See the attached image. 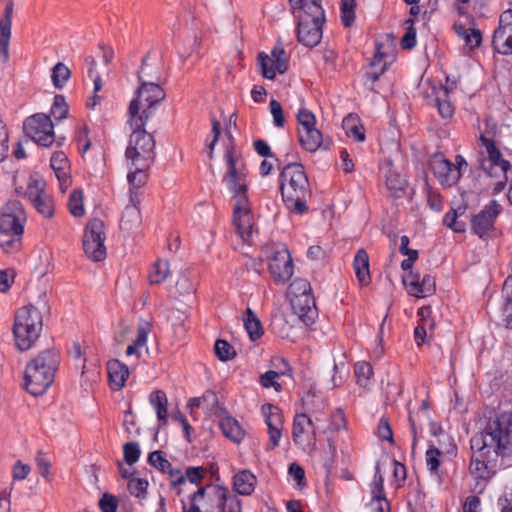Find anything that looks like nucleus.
<instances>
[{
  "label": "nucleus",
  "instance_id": "473e14b6",
  "mask_svg": "<svg viewBox=\"0 0 512 512\" xmlns=\"http://www.w3.org/2000/svg\"><path fill=\"white\" fill-rule=\"evenodd\" d=\"M342 127L348 137L354 138L356 141L362 142L365 140L364 127L360 123V119L356 114H349L344 117Z\"/></svg>",
  "mask_w": 512,
  "mask_h": 512
},
{
  "label": "nucleus",
  "instance_id": "79ce46f5",
  "mask_svg": "<svg viewBox=\"0 0 512 512\" xmlns=\"http://www.w3.org/2000/svg\"><path fill=\"white\" fill-rule=\"evenodd\" d=\"M492 46L494 51L503 55L512 54V32H504L501 38H496V30L492 38Z\"/></svg>",
  "mask_w": 512,
  "mask_h": 512
},
{
  "label": "nucleus",
  "instance_id": "c85d7f7f",
  "mask_svg": "<svg viewBox=\"0 0 512 512\" xmlns=\"http://www.w3.org/2000/svg\"><path fill=\"white\" fill-rule=\"evenodd\" d=\"M474 454L471 458L469 470L470 473L478 479L482 480H488L492 473L489 469L487 462H486V456L492 451L491 449H485L483 450L482 454L478 452L477 450H473Z\"/></svg>",
  "mask_w": 512,
  "mask_h": 512
},
{
  "label": "nucleus",
  "instance_id": "f03ea898",
  "mask_svg": "<svg viewBox=\"0 0 512 512\" xmlns=\"http://www.w3.org/2000/svg\"><path fill=\"white\" fill-rule=\"evenodd\" d=\"M471 449L482 454L491 449L496 455H512V409L501 407L491 416L485 429L471 438Z\"/></svg>",
  "mask_w": 512,
  "mask_h": 512
},
{
  "label": "nucleus",
  "instance_id": "5fc2aeb1",
  "mask_svg": "<svg viewBox=\"0 0 512 512\" xmlns=\"http://www.w3.org/2000/svg\"><path fill=\"white\" fill-rule=\"evenodd\" d=\"M290 7L294 14L311 13V6L322 7L321 0H289Z\"/></svg>",
  "mask_w": 512,
  "mask_h": 512
},
{
  "label": "nucleus",
  "instance_id": "f257e3e1",
  "mask_svg": "<svg viewBox=\"0 0 512 512\" xmlns=\"http://www.w3.org/2000/svg\"><path fill=\"white\" fill-rule=\"evenodd\" d=\"M224 161L227 171L222 182L233 194L235 200L233 222L237 234L245 242H248L253 233V215L247 197V169L246 164L233 148L226 150Z\"/></svg>",
  "mask_w": 512,
  "mask_h": 512
},
{
  "label": "nucleus",
  "instance_id": "c9c22d12",
  "mask_svg": "<svg viewBox=\"0 0 512 512\" xmlns=\"http://www.w3.org/2000/svg\"><path fill=\"white\" fill-rule=\"evenodd\" d=\"M502 294L504 298L503 313L508 329H512V275L508 276L503 284Z\"/></svg>",
  "mask_w": 512,
  "mask_h": 512
},
{
  "label": "nucleus",
  "instance_id": "338daca9",
  "mask_svg": "<svg viewBox=\"0 0 512 512\" xmlns=\"http://www.w3.org/2000/svg\"><path fill=\"white\" fill-rule=\"evenodd\" d=\"M118 501L115 496L105 493L99 500V507L102 512H116Z\"/></svg>",
  "mask_w": 512,
  "mask_h": 512
},
{
  "label": "nucleus",
  "instance_id": "603ef678",
  "mask_svg": "<svg viewBox=\"0 0 512 512\" xmlns=\"http://www.w3.org/2000/svg\"><path fill=\"white\" fill-rule=\"evenodd\" d=\"M460 210V207L457 210L451 209L444 217V224L457 233H462L466 230L465 223L457 220Z\"/></svg>",
  "mask_w": 512,
  "mask_h": 512
},
{
  "label": "nucleus",
  "instance_id": "412c9836",
  "mask_svg": "<svg viewBox=\"0 0 512 512\" xmlns=\"http://www.w3.org/2000/svg\"><path fill=\"white\" fill-rule=\"evenodd\" d=\"M262 413L268 426L269 442L271 445L269 449H274L279 445L282 435L283 415L281 410L272 404L264 405Z\"/></svg>",
  "mask_w": 512,
  "mask_h": 512
},
{
  "label": "nucleus",
  "instance_id": "37998d69",
  "mask_svg": "<svg viewBox=\"0 0 512 512\" xmlns=\"http://www.w3.org/2000/svg\"><path fill=\"white\" fill-rule=\"evenodd\" d=\"M70 76V69L62 62H58L52 69L51 79L57 89L63 88Z\"/></svg>",
  "mask_w": 512,
  "mask_h": 512
},
{
  "label": "nucleus",
  "instance_id": "a19ab883",
  "mask_svg": "<svg viewBox=\"0 0 512 512\" xmlns=\"http://www.w3.org/2000/svg\"><path fill=\"white\" fill-rule=\"evenodd\" d=\"M435 105L438 108L439 114L445 119L452 117V115L454 114V106L448 99L447 88L440 89L439 93L435 98Z\"/></svg>",
  "mask_w": 512,
  "mask_h": 512
},
{
  "label": "nucleus",
  "instance_id": "bf43d9fd",
  "mask_svg": "<svg viewBox=\"0 0 512 512\" xmlns=\"http://www.w3.org/2000/svg\"><path fill=\"white\" fill-rule=\"evenodd\" d=\"M504 32H512V10H506L500 15L496 38H501Z\"/></svg>",
  "mask_w": 512,
  "mask_h": 512
},
{
  "label": "nucleus",
  "instance_id": "39448f33",
  "mask_svg": "<svg viewBox=\"0 0 512 512\" xmlns=\"http://www.w3.org/2000/svg\"><path fill=\"white\" fill-rule=\"evenodd\" d=\"M166 93L160 84L140 83L128 108V123L139 127L153 117L154 108L165 100Z\"/></svg>",
  "mask_w": 512,
  "mask_h": 512
},
{
  "label": "nucleus",
  "instance_id": "de8ad7c7",
  "mask_svg": "<svg viewBox=\"0 0 512 512\" xmlns=\"http://www.w3.org/2000/svg\"><path fill=\"white\" fill-rule=\"evenodd\" d=\"M312 294L310 283L306 279H295L288 288V295L292 297H300Z\"/></svg>",
  "mask_w": 512,
  "mask_h": 512
},
{
  "label": "nucleus",
  "instance_id": "a878e982",
  "mask_svg": "<svg viewBox=\"0 0 512 512\" xmlns=\"http://www.w3.org/2000/svg\"><path fill=\"white\" fill-rule=\"evenodd\" d=\"M107 373L110 387L115 390H121L129 376L128 367L118 359H112L107 362Z\"/></svg>",
  "mask_w": 512,
  "mask_h": 512
},
{
  "label": "nucleus",
  "instance_id": "49530a36",
  "mask_svg": "<svg viewBox=\"0 0 512 512\" xmlns=\"http://www.w3.org/2000/svg\"><path fill=\"white\" fill-rule=\"evenodd\" d=\"M354 373L357 383L366 388L369 384L370 378L373 375L372 366L367 362H358L355 364Z\"/></svg>",
  "mask_w": 512,
  "mask_h": 512
},
{
  "label": "nucleus",
  "instance_id": "bb28decb",
  "mask_svg": "<svg viewBox=\"0 0 512 512\" xmlns=\"http://www.w3.org/2000/svg\"><path fill=\"white\" fill-rule=\"evenodd\" d=\"M162 68L158 63L150 61V53H147L141 63V67L137 73L139 83H161L162 80Z\"/></svg>",
  "mask_w": 512,
  "mask_h": 512
},
{
  "label": "nucleus",
  "instance_id": "c756f323",
  "mask_svg": "<svg viewBox=\"0 0 512 512\" xmlns=\"http://www.w3.org/2000/svg\"><path fill=\"white\" fill-rule=\"evenodd\" d=\"M353 267L356 277L361 285H368L371 281L369 269V256L365 249H359L354 257Z\"/></svg>",
  "mask_w": 512,
  "mask_h": 512
},
{
  "label": "nucleus",
  "instance_id": "4d7b16f0",
  "mask_svg": "<svg viewBox=\"0 0 512 512\" xmlns=\"http://www.w3.org/2000/svg\"><path fill=\"white\" fill-rule=\"evenodd\" d=\"M124 460L128 465L136 463L140 457L141 451L136 442H128L123 446Z\"/></svg>",
  "mask_w": 512,
  "mask_h": 512
},
{
  "label": "nucleus",
  "instance_id": "3c124183",
  "mask_svg": "<svg viewBox=\"0 0 512 512\" xmlns=\"http://www.w3.org/2000/svg\"><path fill=\"white\" fill-rule=\"evenodd\" d=\"M127 488L131 495L143 499L147 494L148 481L142 478H131Z\"/></svg>",
  "mask_w": 512,
  "mask_h": 512
},
{
  "label": "nucleus",
  "instance_id": "9d476101",
  "mask_svg": "<svg viewBox=\"0 0 512 512\" xmlns=\"http://www.w3.org/2000/svg\"><path fill=\"white\" fill-rule=\"evenodd\" d=\"M311 13H299L297 38L306 47H315L322 38V26L325 22L323 7L311 6Z\"/></svg>",
  "mask_w": 512,
  "mask_h": 512
},
{
  "label": "nucleus",
  "instance_id": "a18cd8bd",
  "mask_svg": "<svg viewBox=\"0 0 512 512\" xmlns=\"http://www.w3.org/2000/svg\"><path fill=\"white\" fill-rule=\"evenodd\" d=\"M68 208L74 217H82L85 214L83 192L81 190L75 189L72 191L68 200Z\"/></svg>",
  "mask_w": 512,
  "mask_h": 512
},
{
  "label": "nucleus",
  "instance_id": "f3484780",
  "mask_svg": "<svg viewBox=\"0 0 512 512\" xmlns=\"http://www.w3.org/2000/svg\"><path fill=\"white\" fill-rule=\"evenodd\" d=\"M26 194L39 214L45 218L54 215L53 198L45 192V182L39 179H31Z\"/></svg>",
  "mask_w": 512,
  "mask_h": 512
},
{
  "label": "nucleus",
  "instance_id": "6e6552de",
  "mask_svg": "<svg viewBox=\"0 0 512 512\" xmlns=\"http://www.w3.org/2000/svg\"><path fill=\"white\" fill-rule=\"evenodd\" d=\"M130 128L132 133L125 151L127 165L151 167L156 157L153 135L145 130V125H130Z\"/></svg>",
  "mask_w": 512,
  "mask_h": 512
},
{
  "label": "nucleus",
  "instance_id": "4be33fe9",
  "mask_svg": "<svg viewBox=\"0 0 512 512\" xmlns=\"http://www.w3.org/2000/svg\"><path fill=\"white\" fill-rule=\"evenodd\" d=\"M295 315L306 325L312 323L317 316L315 299L312 294L290 299Z\"/></svg>",
  "mask_w": 512,
  "mask_h": 512
},
{
  "label": "nucleus",
  "instance_id": "423d86ee",
  "mask_svg": "<svg viewBox=\"0 0 512 512\" xmlns=\"http://www.w3.org/2000/svg\"><path fill=\"white\" fill-rule=\"evenodd\" d=\"M42 329L43 315L40 308L29 304L15 312L12 332L20 351L29 350L40 337Z\"/></svg>",
  "mask_w": 512,
  "mask_h": 512
},
{
  "label": "nucleus",
  "instance_id": "58836bf2",
  "mask_svg": "<svg viewBox=\"0 0 512 512\" xmlns=\"http://www.w3.org/2000/svg\"><path fill=\"white\" fill-rule=\"evenodd\" d=\"M129 172L127 180L131 188L140 189L148 181V170L150 167L128 165Z\"/></svg>",
  "mask_w": 512,
  "mask_h": 512
},
{
  "label": "nucleus",
  "instance_id": "72a5a7b5",
  "mask_svg": "<svg viewBox=\"0 0 512 512\" xmlns=\"http://www.w3.org/2000/svg\"><path fill=\"white\" fill-rule=\"evenodd\" d=\"M455 33L465 41L470 49L478 48L482 43V33L479 29L466 28L462 24L454 25Z\"/></svg>",
  "mask_w": 512,
  "mask_h": 512
},
{
  "label": "nucleus",
  "instance_id": "f8f14e48",
  "mask_svg": "<svg viewBox=\"0 0 512 512\" xmlns=\"http://www.w3.org/2000/svg\"><path fill=\"white\" fill-rule=\"evenodd\" d=\"M104 223L98 218L91 219L85 228L83 237V249L86 256L92 261H102L106 257L104 245Z\"/></svg>",
  "mask_w": 512,
  "mask_h": 512
},
{
  "label": "nucleus",
  "instance_id": "20e7f679",
  "mask_svg": "<svg viewBox=\"0 0 512 512\" xmlns=\"http://www.w3.org/2000/svg\"><path fill=\"white\" fill-rule=\"evenodd\" d=\"M60 364V354L54 348L41 351L26 366L24 384L28 393L39 396L46 392L54 381Z\"/></svg>",
  "mask_w": 512,
  "mask_h": 512
},
{
  "label": "nucleus",
  "instance_id": "c03bdc74",
  "mask_svg": "<svg viewBox=\"0 0 512 512\" xmlns=\"http://www.w3.org/2000/svg\"><path fill=\"white\" fill-rule=\"evenodd\" d=\"M149 333V327L148 324L140 325L137 329V337L133 344L129 345L126 350V354L128 356L130 355H136L137 358H140V353L138 352V349L145 346L147 342V336Z\"/></svg>",
  "mask_w": 512,
  "mask_h": 512
},
{
  "label": "nucleus",
  "instance_id": "aec40b11",
  "mask_svg": "<svg viewBox=\"0 0 512 512\" xmlns=\"http://www.w3.org/2000/svg\"><path fill=\"white\" fill-rule=\"evenodd\" d=\"M205 488L215 498L218 512H242V501L230 493L228 488L219 485H208Z\"/></svg>",
  "mask_w": 512,
  "mask_h": 512
},
{
  "label": "nucleus",
  "instance_id": "69168bd1",
  "mask_svg": "<svg viewBox=\"0 0 512 512\" xmlns=\"http://www.w3.org/2000/svg\"><path fill=\"white\" fill-rule=\"evenodd\" d=\"M31 468L28 464H24L18 460L14 463L12 469V478L15 481H22L29 475Z\"/></svg>",
  "mask_w": 512,
  "mask_h": 512
},
{
  "label": "nucleus",
  "instance_id": "6e6d98bb",
  "mask_svg": "<svg viewBox=\"0 0 512 512\" xmlns=\"http://www.w3.org/2000/svg\"><path fill=\"white\" fill-rule=\"evenodd\" d=\"M51 114L56 120H62L66 118L68 114V105L65 101L64 96L56 95L54 97L53 105L51 108Z\"/></svg>",
  "mask_w": 512,
  "mask_h": 512
},
{
  "label": "nucleus",
  "instance_id": "f704fd0d",
  "mask_svg": "<svg viewBox=\"0 0 512 512\" xmlns=\"http://www.w3.org/2000/svg\"><path fill=\"white\" fill-rule=\"evenodd\" d=\"M149 402L155 408L158 420L166 424L168 400L165 392L162 390L153 391L149 396Z\"/></svg>",
  "mask_w": 512,
  "mask_h": 512
},
{
  "label": "nucleus",
  "instance_id": "dca6fc26",
  "mask_svg": "<svg viewBox=\"0 0 512 512\" xmlns=\"http://www.w3.org/2000/svg\"><path fill=\"white\" fill-rule=\"evenodd\" d=\"M257 61L262 76L270 80L276 77L277 72L283 74L288 69V57L283 48L275 47L271 51V57L264 52H260Z\"/></svg>",
  "mask_w": 512,
  "mask_h": 512
},
{
  "label": "nucleus",
  "instance_id": "4c0bfd02",
  "mask_svg": "<svg viewBox=\"0 0 512 512\" xmlns=\"http://www.w3.org/2000/svg\"><path fill=\"white\" fill-rule=\"evenodd\" d=\"M243 321L245 329L252 341L259 339L263 335L261 322L250 308H247L246 316Z\"/></svg>",
  "mask_w": 512,
  "mask_h": 512
},
{
  "label": "nucleus",
  "instance_id": "cd10ccee",
  "mask_svg": "<svg viewBox=\"0 0 512 512\" xmlns=\"http://www.w3.org/2000/svg\"><path fill=\"white\" fill-rule=\"evenodd\" d=\"M257 483L256 476L249 470H241L233 477V490L243 496H250Z\"/></svg>",
  "mask_w": 512,
  "mask_h": 512
},
{
  "label": "nucleus",
  "instance_id": "774afa93",
  "mask_svg": "<svg viewBox=\"0 0 512 512\" xmlns=\"http://www.w3.org/2000/svg\"><path fill=\"white\" fill-rule=\"evenodd\" d=\"M377 434L378 436L386 441H389L391 443L394 442L393 438V432L391 429V426L386 418H381L378 428H377Z\"/></svg>",
  "mask_w": 512,
  "mask_h": 512
},
{
  "label": "nucleus",
  "instance_id": "09e8293b",
  "mask_svg": "<svg viewBox=\"0 0 512 512\" xmlns=\"http://www.w3.org/2000/svg\"><path fill=\"white\" fill-rule=\"evenodd\" d=\"M355 0H341V20L345 27H350L355 21Z\"/></svg>",
  "mask_w": 512,
  "mask_h": 512
},
{
  "label": "nucleus",
  "instance_id": "e433bc0d",
  "mask_svg": "<svg viewBox=\"0 0 512 512\" xmlns=\"http://www.w3.org/2000/svg\"><path fill=\"white\" fill-rule=\"evenodd\" d=\"M385 179L387 188L396 196H398V193L402 192L406 186L405 178L393 169L391 163L386 167Z\"/></svg>",
  "mask_w": 512,
  "mask_h": 512
},
{
  "label": "nucleus",
  "instance_id": "2eb2a0df",
  "mask_svg": "<svg viewBox=\"0 0 512 512\" xmlns=\"http://www.w3.org/2000/svg\"><path fill=\"white\" fill-rule=\"evenodd\" d=\"M292 438L296 445L316 449V427L313 420L306 414H296L293 420Z\"/></svg>",
  "mask_w": 512,
  "mask_h": 512
},
{
  "label": "nucleus",
  "instance_id": "864d4df0",
  "mask_svg": "<svg viewBox=\"0 0 512 512\" xmlns=\"http://www.w3.org/2000/svg\"><path fill=\"white\" fill-rule=\"evenodd\" d=\"M440 456L441 451L433 445L426 451V464L429 471L434 475H438L441 464Z\"/></svg>",
  "mask_w": 512,
  "mask_h": 512
},
{
  "label": "nucleus",
  "instance_id": "0e129e2a",
  "mask_svg": "<svg viewBox=\"0 0 512 512\" xmlns=\"http://www.w3.org/2000/svg\"><path fill=\"white\" fill-rule=\"evenodd\" d=\"M280 374L275 371H268L261 375L260 382L263 387L270 388L274 387L276 391L281 390V385L277 382V379L279 378Z\"/></svg>",
  "mask_w": 512,
  "mask_h": 512
},
{
  "label": "nucleus",
  "instance_id": "b1692460",
  "mask_svg": "<svg viewBox=\"0 0 512 512\" xmlns=\"http://www.w3.org/2000/svg\"><path fill=\"white\" fill-rule=\"evenodd\" d=\"M403 283L407 286L408 292L416 297H426L435 291V280L430 275H425L419 280L417 275L412 273L403 279Z\"/></svg>",
  "mask_w": 512,
  "mask_h": 512
},
{
  "label": "nucleus",
  "instance_id": "5701e85b",
  "mask_svg": "<svg viewBox=\"0 0 512 512\" xmlns=\"http://www.w3.org/2000/svg\"><path fill=\"white\" fill-rule=\"evenodd\" d=\"M13 5L8 3L4 14L0 19V61L6 63L9 60V43L11 37Z\"/></svg>",
  "mask_w": 512,
  "mask_h": 512
},
{
  "label": "nucleus",
  "instance_id": "8fccbe9b",
  "mask_svg": "<svg viewBox=\"0 0 512 512\" xmlns=\"http://www.w3.org/2000/svg\"><path fill=\"white\" fill-rule=\"evenodd\" d=\"M215 354L220 361H228L236 356L234 348L225 340L219 339L214 346Z\"/></svg>",
  "mask_w": 512,
  "mask_h": 512
},
{
  "label": "nucleus",
  "instance_id": "13d9d810",
  "mask_svg": "<svg viewBox=\"0 0 512 512\" xmlns=\"http://www.w3.org/2000/svg\"><path fill=\"white\" fill-rule=\"evenodd\" d=\"M36 466L38 469L39 474L45 478L48 482H51L53 480V475L50 471L51 463L50 461L44 457V454L42 452H39L36 455L35 458Z\"/></svg>",
  "mask_w": 512,
  "mask_h": 512
},
{
  "label": "nucleus",
  "instance_id": "a211bd4d",
  "mask_svg": "<svg viewBox=\"0 0 512 512\" xmlns=\"http://www.w3.org/2000/svg\"><path fill=\"white\" fill-rule=\"evenodd\" d=\"M430 168L442 186L451 187L460 179L459 168H454V163L446 159L442 154L432 156Z\"/></svg>",
  "mask_w": 512,
  "mask_h": 512
},
{
  "label": "nucleus",
  "instance_id": "ea45409f",
  "mask_svg": "<svg viewBox=\"0 0 512 512\" xmlns=\"http://www.w3.org/2000/svg\"><path fill=\"white\" fill-rule=\"evenodd\" d=\"M170 274L169 262L158 259L152 266L149 273V282L151 285L160 284L166 280Z\"/></svg>",
  "mask_w": 512,
  "mask_h": 512
},
{
  "label": "nucleus",
  "instance_id": "ddd939ff",
  "mask_svg": "<svg viewBox=\"0 0 512 512\" xmlns=\"http://www.w3.org/2000/svg\"><path fill=\"white\" fill-rule=\"evenodd\" d=\"M25 134L40 146L48 147L55 140L53 123L50 116L37 113L28 117L23 123Z\"/></svg>",
  "mask_w": 512,
  "mask_h": 512
},
{
  "label": "nucleus",
  "instance_id": "680f3d73",
  "mask_svg": "<svg viewBox=\"0 0 512 512\" xmlns=\"http://www.w3.org/2000/svg\"><path fill=\"white\" fill-rule=\"evenodd\" d=\"M269 106L270 112L273 116L274 125L276 127H283L285 124V118L281 104L277 100L272 99Z\"/></svg>",
  "mask_w": 512,
  "mask_h": 512
},
{
  "label": "nucleus",
  "instance_id": "2f4dec72",
  "mask_svg": "<svg viewBox=\"0 0 512 512\" xmlns=\"http://www.w3.org/2000/svg\"><path fill=\"white\" fill-rule=\"evenodd\" d=\"M220 428L225 437L235 443H240L244 438V430L240 426L239 422L231 416H226L220 421Z\"/></svg>",
  "mask_w": 512,
  "mask_h": 512
},
{
  "label": "nucleus",
  "instance_id": "0eeeda50",
  "mask_svg": "<svg viewBox=\"0 0 512 512\" xmlns=\"http://www.w3.org/2000/svg\"><path fill=\"white\" fill-rule=\"evenodd\" d=\"M26 220L24 208L19 201H9L0 210V247L6 251L16 249L23 234Z\"/></svg>",
  "mask_w": 512,
  "mask_h": 512
},
{
  "label": "nucleus",
  "instance_id": "e2e57ef3",
  "mask_svg": "<svg viewBox=\"0 0 512 512\" xmlns=\"http://www.w3.org/2000/svg\"><path fill=\"white\" fill-rule=\"evenodd\" d=\"M346 427V417L342 409L338 408L334 411L331 416V423L329 430L332 432H338Z\"/></svg>",
  "mask_w": 512,
  "mask_h": 512
},
{
  "label": "nucleus",
  "instance_id": "6ab92c4d",
  "mask_svg": "<svg viewBox=\"0 0 512 512\" xmlns=\"http://www.w3.org/2000/svg\"><path fill=\"white\" fill-rule=\"evenodd\" d=\"M501 212V206L492 200L478 214L471 219V229L480 238H483L493 228L495 219Z\"/></svg>",
  "mask_w": 512,
  "mask_h": 512
},
{
  "label": "nucleus",
  "instance_id": "7c9ffc66",
  "mask_svg": "<svg viewBox=\"0 0 512 512\" xmlns=\"http://www.w3.org/2000/svg\"><path fill=\"white\" fill-rule=\"evenodd\" d=\"M142 223V216L140 208L135 205H127L123 211L120 221V228L123 231H133L140 227Z\"/></svg>",
  "mask_w": 512,
  "mask_h": 512
},
{
  "label": "nucleus",
  "instance_id": "4468645a",
  "mask_svg": "<svg viewBox=\"0 0 512 512\" xmlns=\"http://www.w3.org/2000/svg\"><path fill=\"white\" fill-rule=\"evenodd\" d=\"M269 271L277 283L287 282L293 275V261L285 245H277L269 252Z\"/></svg>",
  "mask_w": 512,
  "mask_h": 512
},
{
  "label": "nucleus",
  "instance_id": "393cba45",
  "mask_svg": "<svg viewBox=\"0 0 512 512\" xmlns=\"http://www.w3.org/2000/svg\"><path fill=\"white\" fill-rule=\"evenodd\" d=\"M50 165L58 179L61 192L65 193L71 184L70 176L67 173L69 168L67 156L63 152H55L51 157Z\"/></svg>",
  "mask_w": 512,
  "mask_h": 512
},
{
  "label": "nucleus",
  "instance_id": "052dcab7",
  "mask_svg": "<svg viewBox=\"0 0 512 512\" xmlns=\"http://www.w3.org/2000/svg\"><path fill=\"white\" fill-rule=\"evenodd\" d=\"M148 462L151 466L166 472L171 468V463L162 456L161 451L151 452L148 456Z\"/></svg>",
  "mask_w": 512,
  "mask_h": 512
},
{
  "label": "nucleus",
  "instance_id": "9b49d317",
  "mask_svg": "<svg viewBox=\"0 0 512 512\" xmlns=\"http://www.w3.org/2000/svg\"><path fill=\"white\" fill-rule=\"evenodd\" d=\"M298 121V141L299 144L308 152H315L319 148L327 146L323 145V136L316 125L314 114L308 109L302 108L297 113Z\"/></svg>",
  "mask_w": 512,
  "mask_h": 512
},
{
  "label": "nucleus",
  "instance_id": "7ed1b4c3",
  "mask_svg": "<svg viewBox=\"0 0 512 512\" xmlns=\"http://www.w3.org/2000/svg\"><path fill=\"white\" fill-rule=\"evenodd\" d=\"M280 192L287 209L298 214L307 210L306 200L311 192L301 163L289 162L284 166L280 174Z\"/></svg>",
  "mask_w": 512,
  "mask_h": 512
},
{
  "label": "nucleus",
  "instance_id": "1a4fd4ad",
  "mask_svg": "<svg viewBox=\"0 0 512 512\" xmlns=\"http://www.w3.org/2000/svg\"><path fill=\"white\" fill-rule=\"evenodd\" d=\"M481 145L485 147L488 160L481 161V168L487 172L490 177H498L494 183L489 184L492 194L500 193L506 186L508 177L507 172L511 169L509 161L502 158V153L496 147L494 141L481 134L479 138Z\"/></svg>",
  "mask_w": 512,
  "mask_h": 512
}]
</instances>
